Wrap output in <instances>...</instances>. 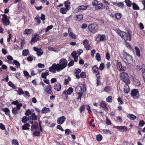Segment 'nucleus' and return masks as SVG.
<instances>
[{"label": "nucleus", "mask_w": 145, "mask_h": 145, "mask_svg": "<svg viewBox=\"0 0 145 145\" xmlns=\"http://www.w3.org/2000/svg\"><path fill=\"white\" fill-rule=\"evenodd\" d=\"M44 93L48 95L53 94L52 90V87L51 85H49L46 87L44 90Z\"/></svg>", "instance_id": "nucleus-7"}, {"label": "nucleus", "mask_w": 145, "mask_h": 145, "mask_svg": "<svg viewBox=\"0 0 145 145\" xmlns=\"http://www.w3.org/2000/svg\"><path fill=\"white\" fill-rule=\"evenodd\" d=\"M95 58L98 61H100L101 60V57L99 53H96Z\"/></svg>", "instance_id": "nucleus-46"}, {"label": "nucleus", "mask_w": 145, "mask_h": 145, "mask_svg": "<svg viewBox=\"0 0 145 145\" xmlns=\"http://www.w3.org/2000/svg\"><path fill=\"white\" fill-rule=\"evenodd\" d=\"M114 15L116 18L118 20H120L121 16V14L119 13H115Z\"/></svg>", "instance_id": "nucleus-35"}, {"label": "nucleus", "mask_w": 145, "mask_h": 145, "mask_svg": "<svg viewBox=\"0 0 145 145\" xmlns=\"http://www.w3.org/2000/svg\"><path fill=\"white\" fill-rule=\"evenodd\" d=\"M35 20L36 21L38 24H39L41 23V21L38 15H37L34 18Z\"/></svg>", "instance_id": "nucleus-55"}, {"label": "nucleus", "mask_w": 145, "mask_h": 145, "mask_svg": "<svg viewBox=\"0 0 145 145\" xmlns=\"http://www.w3.org/2000/svg\"><path fill=\"white\" fill-rule=\"evenodd\" d=\"M124 92L126 93H128L129 91V88L128 84H126L124 86Z\"/></svg>", "instance_id": "nucleus-21"}, {"label": "nucleus", "mask_w": 145, "mask_h": 145, "mask_svg": "<svg viewBox=\"0 0 145 145\" xmlns=\"http://www.w3.org/2000/svg\"><path fill=\"white\" fill-rule=\"evenodd\" d=\"M3 17L2 18V22L5 26L9 25L10 23L9 20L8 19L7 15L5 14L2 15Z\"/></svg>", "instance_id": "nucleus-6"}, {"label": "nucleus", "mask_w": 145, "mask_h": 145, "mask_svg": "<svg viewBox=\"0 0 145 145\" xmlns=\"http://www.w3.org/2000/svg\"><path fill=\"white\" fill-rule=\"evenodd\" d=\"M67 10V9L65 8L62 7L60 9L59 11L61 13L63 14H64L66 13Z\"/></svg>", "instance_id": "nucleus-32"}, {"label": "nucleus", "mask_w": 145, "mask_h": 145, "mask_svg": "<svg viewBox=\"0 0 145 145\" xmlns=\"http://www.w3.org/2000/svg\"><path fill=\"white\" fill-rule=\"evenodd\" d=\"M102 136L100 134L98 135L96 137L97 140L98 141H101L102 140Z\"/></svg>", "instance_id": "nucleus-57"}, {"label": "nucleus", "mask_w": 145, "mask_h": 145, "mask_svg": "<svg viewBox=\"0 0 145 145\" xmlns=\"http://www.w3.org/2000/svg\"><path fill=\"white\" fill-rule=\"evenodd\" d=\"M53 27V25H52L48 26L45 29V32H47L49 30L51 29Z\"/></svg>", "instance_id": "nucleus-58"}, {"label": "nucleus", "mask_w": 145, "mask_h": 145, "mask_svg": "<svg viewBox=\"0 0 145 145\" xmlns=\"http://www.w3.org/2000/svg\"><path fill=\"white\" fill-rule=\"evenodd\" d=\"M116 67L120 71H123L126 70V68L122 65V63L121 62H119L117 63Z\"/></svg>", "instance_id": "nucleus-8"}, {"label": "nucleus", "mask_w": 145, "mask_h": 145, "mask_svg": "<svg viewBox=\"0 0 145 145\" xmlns=\"http://www.w3.org/2000/svg\"><path fill=\"white\" fill-rule=\"evenodd\" d=\"M112 99L111 96H110L107 97L106 99V101L108 102H112Z\"/></svg>", "instance_id": "nucleus-56"}, {"label": "nucleus", "mask_w": 145, "mask_h": 145, "mask_svg": "<svg viewBox=\"0 0 145 145\" xmlns=\"http://www.w3.org/2000/svg\"><path fill=\"white\" fill-rule=\"evenodd\" d=\"M133 83L135 85L138 86H139L140 85V82L136 78L134 79L133 80Z\"/></svg>", "instance_id": "nucleus-33"}, {"label": "nucleus", "mask_w": 145, "mask_h": 145, "mask_svg": "<svg viewBox=\"0 0 145 145\" xmlns=\"http://www.w3.org/2000/svg\"><path fill=\"white\" fill-rule=\"evenodd\" d=\"M8 85L10 87L12 88L16 89V87L15 85L11 81H9L8 83Z\"/></svg>", "instance_id": "nucleus-39"}, {"label": "nucleus", "mask_w": 145, "mask_h": 145, "mask_svg": "<svg viewBox=\"0 0 145 145\" xmlns=\"http://www.w3.org/2000/svg\"><path fill=\"white\" fill-rule=\"evenodd\" d=\"M71 80V78L69 76L67 78H65L64 79V84L65 85H67L69 83V82Z\"/></svg>", "instance_id": "nucleus-37"}, {"label": "nucleus", "mask_w": 145, "mask_h": 145, "mask_svg": "<svg viewBox=\"0 0 145 145\" xmlns=\"http://www.w3.org/2000/svg\"><path fill=\"white\" fill-rule=\"evenodd\" d=\"M68 32L69 35L72 39H75L76 38V36L75 34H74L73 32H71V29L69 28L68 29Z\"/></svg>", "instance_id": "nucleus-24"}, {"label": "nucleus", "mask_w": 145, "mask_h": 145, "mask_svg": "<svg viewBox=\"0 0 145 145\" xmlns=\"http://www.w3.org/2000/svg\"><path fill=\"white\" fill-rule=\"evenodd\" d=\"M31 112L30 110L29 109H28L25 113V114L27 116H28L30 114L31 115Z\"/></svg>", "instance_id": "nucleus-63"}, {"label": "nucleus", "mask_w": 145, "mask_h": 145, "mask_svg": "<svg viewBox=\"0 0 145 145\" xmlns=\"http://www.w3.org/2000/svg\"><path fill=\"white\" fill-rule=\"evenodd\" d=\"M29 118L32 120H36L37 119V116L35 113H32L31 114V116L29 117Z\"/></svg>", "instance_id": "nucleus-23"}, {"label": "nucleus", "mask_w": 145, "mask_h": 145, "mask_svg": "<svg viewBox=\"0 0 145 145\" xmlns=\"http://www.w3.org/2000/svg\"><path fill=\"white\" fill-rule=\"evenodd\" d=\"M135 50L136 54L137 56L139 57L140 56V51L139 48L137 46H135Z\"/></svg>", "instance_id": "nucleus-29"}, {"label": "nucleus", "mask_w": 145, "mask_h": 145, "mask_svg": "<svg viewBox=\"0 0 145 145\" xmlns=\"http://www.w3.org/2000/svg\"><path fill=\"white\" fill-rule=\"evenodd\" d=\"M30 126V125L27 123L24 124L22 126V129L23 130H28L29 128L28 127Z\"/></svg>", "instance_id": "nucleus-30"}, {"label": "nucleus", "mask_w": 145, "mask_h": 145, "mask_svg": "<svg viewBox=\"0 0 145 145\" xmlns=\"http://www.w3.org/2000/svg\"><path fill=\"white\" fill-rule=\"evenodd\" d=\"M131 95L132 97H133L138 95V96L137 97V98H138L139 96V92L138 90L135 89H132L131 90Z\"/></svg>", "instance_id": "nucleus-10"}, {"label": "nucleus", "mask_w": 145, "mask_h": 145, "mask_svg": "<svg viewBox=\"0 0 145 145\" xmlns=\"http://www.w3.org/2000/svg\"><path fill=\"white\" fill-rule=\"evenodd\" d=\"M105 67V65L103 63H101L100 64L99 67V69L100 70H103Z\"/></svg>", "instance_id": "nucleus-62"}, {"label": "nucleus", "mask_w": 145, "mask_h": 145, "mask_svg": "<svg viewBox=\"0 0 145 145\" xmlns=\"http://www.w3.org/2000/svg\"><path fill=\"white\" fill-rule=\"evenodd\" d=\"M103 131L104 133L106 134L109 133L110 134L112 133L111 131L108 129H104L103 130Z\"/></svg>", "instance_id": "nucleus-59"}, {"label": "nucleus", "mask_w": 145, "mask_h": 145, "mask_svg": "<svg viewBox=\"0 0 145 145\" xmlns=\"http://www.w3.org/2000/svg\"><path fill=\"white\" fill-rule=\"evenodd\" d=\"M49 75V72L48 70L46 71V72L42 73L41 74L42 77L44 79H46L47 76Z\"/></svg>", "instance_id": "nucleus-26"}, {"label": "nucleus", "mask_w": 145, "mask_h": 145, "mask_svg": "<svg viewBox=\"0 0 145 145\" xmlns=\"http://www.w3.org/2000/svg\"><path fill=\"white\" fill-rule=\"evenodd\" d=\"M33 33L34 32L32 29H27L24 31L23 34L26 35H28L31 34H33Z\"/></svg>", "instance_id": "nucleus-14"}, {"label": "nucleus", "mask_w": 145, "mask_h": 145, "mask_svg": "<svg viewBox=\"0 0 145 145\" xmlns=\"http://www.w3.org/2000/svg\"><path fill=\"white\" fill-rule=\"evenodd\" d=\"M38 36L39 34L35 35L34 37L32 38L31 40V44H33V42H35L38 40L39 38V36Z\"/></svg>", "instance_id": "nucleus-20"}, {"label": "nucleus", "mask_w": 145, "mask_h": 145, "mask_svg": "<svg viewBox=\"0 0 145 145\" xmlns=\"http://www.w3.org/2000/svg\"><path fill=\"white\" fill-rule=\"evenodd\" d=\"M145 124V122L142 120H140L139 121V123L138 124V129H139L141 130V128H140V127H143L144 125Z\"/></svg>", "instance_id": "nucleus-27"}, {"label": "nucleus", "mask_w": 145, "mask_h": 145, "mask_svg": "<svg viewBox=\"0 0 145 145\" xmlns=\"http://www.w3.org/2000/svg\"><path fill=\"white\" fill-rule=\"evenodd\" d=\"M29 118L27 117L26 116H24L22 118V121L23 123H25L29 120Z\"/></svg>", "instance_id": "nucleus-49"}, {"label": "nucleus", "mask_w": 145, "mask_h": 145, "mask_svg": "<svg viewBox=\"0 0 145 145\" xmlns=\"http://www.w3.org/2000/svg\"><path fill=\"white\" fill-rule=\"evenodd\" d=\"M124 2H119L117 3V6L120 8H123L124 6Z\"/></svg>", "instance_id": "nucleus-45"}, {"label": "nucleus", "mask_w": 145, "mask_h": 145, "mask_svg": "<svg viewBox=\"0 0 145 145\" xmlns=\"http://www.w3.org/2000/svg\"><path fill=\"white\" fill-rule=\"evenodd\" d=\"M96 78L97 86H99L101 84L100 77V75L98 76Z\"/></svg>", "instance_id": "nucleus-44"}, {"label": "nucleus", "mask_w": 145, "mask_h": 145, "mask_svg": "<svg viewBox=\"0 0 145 145\" xmlns=\"http://www.w3.org/2000/svg\"><path fill=\"white\" fill-rule=\"evenodd\" d=\"M133 8L134 10H139V8L137 5L135 3H132Z\"/></svg>", "instance_id": "nucleus-36"}, {"label": "nucleus", "mask_w": 145, "mask_h": 145, "mask_svg": "<svg viewBox=\"0 0 145 145\" xmlns=\"http://www.w3.org/2000/svg\"><path fill=\"white\" fill-rule=\"evenodd\" d=\"M125 2L126 4V5L128 7H131L132 3L130 0H125Z\"/></svg>", "instance_id": "nucleus-40"}, {"label": "nucleus", "mask_w": 145, "mask_h": 145, "mask_svg": "<svg viewBox=\"0 0 145 145\" xmlns=\"http://www.w3.org/2000/svg\"><path fill=\"white\" fill-rule=\"evenodd\" d=\"M23 73L24 74V76L25 77H29L30 78H31V76L29 75L28 72L27 71H24Z\"/></svg>", "instance_id": "nucleus-53"}, {"label": "nucleus", "mask_w": 145, "mask_h": 145, "mask_svg": "<svg viewBox=\"0 0 145 145\" xmlns=\"http://www.w3.org/2000/svg\"><path fill=\"white\" fill-rule=\"evenodd\" d=\"M75 90L77 94H80L81 93L83 94L84 92L82 87L80 86L76 87L75 88Z\"/></svg>", "instance_id": "nucleus-12"}, {"label": "nucleus", "mask_w": 145, "mask_h": 145, "mask_svg": "<svg viewBox=\"0 0 145 145\" xmlns=\"http://www.w3.org/2000/svg\"><path fill=\"white\" fill-rule=\"evenodd\" d=\"M83 44L87 50H89V41L87 39H85L83 40Z\"/></svg>", "instance_id": "nucleus-13"}, {"label": "nucleus", "mask_w": 145, "mask_h": 145, "mask_svg": "<svg viewBox=\"0 0 145 145\" xmlns=\"http://www.w3.org/2000/svg\"><path fill=\"white\" fill-rule=\"evenodd\" d=\"M8 33L9 34V35L7 37V41L8 42H9L10 40L12 38V36L10 32H8Z\"/></svg>", "instance_id": "nucleus-61"}, {"label": "nucleus", "mask_w": 145, "mask_h": 145, "mask_svg": "<svg viewBox=\"0 0 145 145\" xmlns=\"http://www.w3.org/2000/svg\"><path fill=\"white\" fill-rule=\"evenodd\" d=\"M75 76L76 78L79 79L80 78H85L86 77V75L85 72H82L80 74V75L78 74H76Z\"/></svg>", "instance_id": "nucleus-17"}, {"label": "nucleus", "mask_w": 145, "mask_h": 145, "mask_svg": "<svg viewBox=\"0 0 145 145\" xmlns=\"http://www.w3.org/2000/svg\"><path fill=\"white\" fill-rule=\"evenodd\" d=\"M12 145H19L17 140L16 139H14L12 140Z\"/></svg>", "instance_id": "nucleus-60"}, {"label": "nucleus", "mask_w": 145, "mask_h": 145, "mask_svg": "<svg viewBox=\"0 0 145 145\" xmlns=\"http://www.w3.org/2000/svg\"><path fill=\"white\" fill-rule=\"evenodd\" d=\"M68 94L67 93L66 91H64L62 94V95H63L64 96V100H67L68 98Z\"/></svg>", "instance_id": "nucleus-41"}, {"label": "nucleus", "mask_w": 145, "mask_h": 145, "mask_svg": "<svg viewBox=\"0 0 145 145\" xmlns=\"http://www.w3.org/2000/svg\"><path fill=\"white\" fill-rule=\"evenodd\" d=\"M50 111V109L49 108H46V107L43 108L42 110V112L43 113H46Z\"/></svg>", "instance_id": "nucleus-31"}, {"label": "nucleus", "mask_w": 145, "mask_h": 145, "mask_svg": "<svg viewBox=\"0 0 145 145\" xmlns=\"http://www.w3.org/2000/svg\"><path fill=\"white\" fill-rule=\"evenodd\" d=\"M40 135V133L39 131H34L33 133V136H35L37 137L39 136Z\"/></svg>", "instance_id": "nucleus-38"}, {"label": "nucleus", "mask_w": 145, "mask_h": 145, "mask_svg": "<svg viewBox=\"0 0 145 145\" xmlns=\"http://www.w3.org/2000/svg\"><path fill=\"white\" fill-rule=\"evenodd\" d=\"M13 63L18 67H20V63L18 61L16 60H14L13 61Z\"/></svg>", "instance_id": "nucleus-52"}, {"label": "nucleus", "mask_w": 145, "mask_h": 145, "mask_svg": "<svg viewBox=\"0 0 145 145\" xmlns=\"http://www.w3.org/2000/svg\"><path fill=\"white\" fill-rule=\"evenodd\" d=\"M107 104L105 103L104 101H102L101 103L100 106L103 108H105V110L108 111V108L106 107Z\"/></svg>", "instance_id": "nucleus-22"}, {"label": "nucleus", "mask_w": 145, "mask_h": 145, "mask_svg": "<svg viewBox=\"0 0 145 145\" xmlns=\"http://www.w3.org/2000/svg\"><path fill=\"white\" fill-rule=\"evenodd\" d=\"M66 118L65 116H63L59 118L57 120V122L59 124H63L65 121Z\"/></svg>", "instance_id": "nucleus-15"}, {"label": "nucleus", "mask_w": 145, "mask_h": 145, "mask_svg": "<svg viewBox=\"0 0 145 145\" xmlns=\"http://www.w3.org/2000/svg\"><path fill=\"white\" fill-rule=\"evenodd\" d=\"M86 10L85 6L81 5L78 7L77 8H76L74 10L75 13H77L79 12L81 10Z\"/></svg>", "instance_id": "nucleus-19"}, {"label": "nucleus", "mask_w": 145, "mask_h": 145, "mask_svg": "<svg viewBox=\"0 0 145 145\" xmlns=\"http://www.w3.org/2000/svg\"><path fill=\"white\" fill-rule=\"evenodd\" d=\"M73 89L72 87H69L66 91L68 95H71L73 92Z\"/></svg>", "instance_id": "nucleus-34"}, {"label": "nucleus", "mask_w": 145, "mask_h": 145, "mask_svg": "<svg viewBox=\"0 0 145 145\" xmlns=\"http://www.w3.org/2000/svg\"><path fill=\"white\" fill-rule=\"evenodd\" d=\"M43 53L42 50L41 48H39V50L37 52V54L38 56H40L42 55Z\"/></svg>", "instance_id": "nucleus-48"}, {"label": "nucleus", "mask_w": 145, "mask_h": 145, "mask_svg": "<svg viewBox=\"0 0 145 145\" xmlns=\"http://www.w3.org/2000/svg\"><path fill=\"white\" fill-rule=\"evenodd\" d=\"M120 77L123 81L126 84L130 83V80L128 74L126 72H122L120 73Z\"/></svg>", "instance_id": "nucleus-3"}, {"label": "nucleus", "mask_w": 145, "mask_h": 145, "mask_svg": "<svg viewBox=\"0 0 145 145\" xmlns=\"http://www.w3.org/2000/svg\"><path fill=\"white\" fill-rule=\"evenodd\" d=\"M83 18L82 15L80 14L76 15L74 19L77 21H80Z\"/></svg>", "instance_id": "nucleus-28"}, {"label": "nucleus", "mask_w": 145, "mask_h": 145, "mask_svg": "<svg viewBox=\"0 0 145 145\" xmlns=\"http://www.w3.org/2000/svg\"><path fill=\"white\" fill-rule=\"evenodd\" d=\"M53 88L55 90L59 91L61 89V85L59 83H57L54 85Z\"/></svg>", "instance_id": "nucleus-11"}, {"label": "nucleus", "mask_w": 145, "mask_h": 145, "mask_svg": "<svg viewBox=\"0 0 145 145\" xmlns=\"http://www.w3.org/2000/svg\"><path fill=\"white\" fill-rule=\"evenodd\" d=\"M88 28L90 32L94 34L98 31V26L95 24H91L88 26Z\"/></svg>", "instance_id": "nucleus-5"}, {"label": "nucleus", "mask_w": 145, "mask_h": 145, "mask_svg": "<svg viewBox=\"0 0 145 145\" xmlns=\"http://www.w3.org/2000/svg\"><path fill=\"white\" fill-rule=\"evenodd\" d=\"M97 6L98 9L102 10L103 8V3H99L97 5Z\"/></svg>", "instance_id": "nucleus-54"}, {"label": "nucleus", "mask_w": 145, "mask_h": 145, "mask_svg": "<svg viewBox=\"0 0 145 145\" xmlns=\"http://www.w3.org/2000/svg\"><path fill=\"white\" fill-rule=\"evenodd\" d=\"M127 117L131 120H134L137 118V116L132 114H129L127 115Z\"/></svg>", "instance_id": "nucleus-25"}, {"label": "nucleus", "mask_w": 145, "mask_h": 145, "mask_svg": "<svg viewBox=\"0 0 145 145\" xmlns=\"http://www.w3.org/2000/svg\"><path fill=\"white\" fill-rule=\"evenodd\" d=\"M122 54L123 58L129 64H131L133 63L132 57L131 55L128 54L125 50L123 51Z\"/></svg>", "instance_id": "nucleus-4"}, {"label": "nucleus", "mask_w": 145, "mask_h": 145, "mask_svg": "<svg viewBox=\"0 0 145 145\" xmlns=\"http://www.w3.org/2000/svg\"><path fill=\"white\" fill-rule=\"evenodd\" d=\"M115 31L125 41L127 40H131V33L129 32H128V34H127L126 32L121 31L119 29H116Z\"/></svg>", "instance_id": "nucleus-2"}, {"label": "nucleus", "mask_w": 145, "mask_h": 145, "mask_svg": "<svg viewBox=\"0 0 145 145\" xmlns=\"http://www.w3.org/2000/svg\"><path fill=\"white\" fill-rule=\"evenodd\" d=\"M29 53V51L28 50L25 49L22 51V55L24 56H27Z\"/></svg>", "instance_id": "nucleus-43"}, {"label": "nucleus", "mask_w": 145, "mask_h": 145, "mask_svg": "<svg viewBox=\"0 0 145 145\" xmlns=\"http://www.w3.org/2000/svg\"><path fill=\"white\" fill-rule=\"evenodd\" d=\"M67 65V61L65 58H61L59 61V63L53 64L49 68V71L55 73L56 71L59 72L65 68Z\"/></svg>", "instance_id": "nucleus-1"}, {"label": "nucleus", "mask_w": 145, "mask_h": 145, "mask_svg": "<svg viewBox=\"0 0 145 145\" xmlns=\"http://www.w3.org/2000/svg\"><path fill=\"white\" fill-rule=\"evenodd\" d=\"M114 127L117 129L121 131L122 130H124L125 131H126L128 130L127 128L125 126H114Z\"/></svg>", "instance_id": "nucleus-16"}, {"label": "nucleus", "mask_w": 145, "mask_h": 145, "mask_svg": "<svg viewBox=\"0 0 145 145\" xmlns=\"http://www.w3.org/2000/svg\"><path fill=\"white\" fill-rule=\"evenodd\" d=\"M1 110L4 112L5 114L7 116H9V118H11L10 114V111L7 108H1Z\"/></svg>", "instance_id": "nucleus-18"}, {"label": "nucleus", "mask_w": 145, "mask_h": 145, "mask_svg": "<svg viewBox=\"0 0 145 145\" xmlns=\"http://www.w3.org/2000/svg\"><path fill=\"white\" fill-rule=\"evenodd\" d=\"M18 110L16 108H13L12 109V113L16 115L18 113Z\"/></svg>", "instance_id": "nucleus-50"}, {"label": "nucleus", "mask_w": 145, "mask_h": 145, "mask_svg": "<svg viewBox=\"0 0 145 145\" xmlns=\"http://www.w3.org/2000/svg\"><path fill=\"white\" fill-rule=\"evenodd\" d=\"M38 127V125H32L31 127V130L33 131L34 129H36Z\"/></svg>", "instance_id": "nucleus-51"}, {"label": "nucleus", "mask_w": 145, "mask_h": 145, "mask_svg": "<svg viewBox=\"0 0 145 145\" xmlns=\"http://www.w3.org/2000/svg\"><path fill=\"white\" fill-rule=\"evenodd\" d=\"M142 76H145V65L143 67L142 70Z\"/></svg>", "instance_id": "nucleus-64"}, {"label": "nucleus", "mask_w": 145, "mask_h": 145, "mask_svg": "<svg viewBox=\"0 0 145 145\" xmlns=\"http://www.w3.org/2000/svg\"><path fill=\"white\" fill-rule=\"evenodd\" d=\"M85 107L86 105H82L80 107L79 110H80V113L82 112L85 110Z\"/></svg>", "instance_id": "nucleus-47"}, {"label": "nucleus", "mask_w": 145, "mask_h": 145, "mask_svg": "<svg viewBox=\"0 0 145 145\" xmlns=\"http://www.w3.org/2000/svg\"><path fill=\"white\" fill-rule=\"evenodd\" d=\"M16 91L20 95H21L24 94L23 90L20 88H19L18 89L16 90Z\"/></svg>", "instance_id": "nucleus-42"}, {"label": "nucleus", "mask_w": 145, "mask_h": 145, "mask_svg": "<svg viewBox=\"0 0 145 145\" xmlns=\"http://www.w3.org/2000/svg\"><path fill=\"white\" fill-rule=\"evenodd\" d=\"M92 71L93 73L96 76L100 75V72L99 71V68L96 65L93 66L92 68Z\"/></svg>", "instance_id": "nucleus-9"}]
</instances>
